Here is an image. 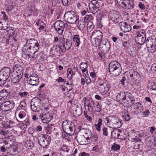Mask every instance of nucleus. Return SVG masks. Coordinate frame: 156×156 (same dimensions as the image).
I'll return each instance as SVG.
<instances>
[{
  "instance_id": "09e8293b",
  "label": "nucleus",
  "mask_w": 156,
  "mask_h": 156,
  "mask_svg": "<svg viewBox=\"0 0 156 156\" xmlns=\"http://www.w3.org/2000/svg\"><path fill=\"white\" fill-rule=\"evenodd\" d=\"M98 138L97 135L95 133L91 134V139L92 141L95 142L97 141Z\"/></svg>"
},
{
  "instance_id": "7c9ffc66",
  "label": "nucleus",
  "mask_w": 156,
  "mask_h": 156,
  "mask_svg": "<svg viewBox=\"0 0 156 156\" xmlns=\"http://www.w3.org/2000/svg\"><path fill=\"white\" fill-rule=\"evenodd\" d=\"M85 22L83 19L78 21L77 27L80 30H83L85 27Z\"/></svg>"
},
{
  "instance_id": "5701e85b",
  "label": "nucleus",
  "mask_w": 156,
  "mask_h": 156,
  "mask_svg": "<svg viewBox=\"0 0 156 156\" xmlns=\"http://www.w3.org/2000/svg\"><path fill=\"white\" fill-rule=\"evenodd\" d=\"M129 139L131 140L133 142L141 141V139L140 138H135V130H134L130 131L128 133Z\"/></svg>"
},
{
  "instance_id": "a878e982",
  "label": "nucleus",
  "mask_w": 156,
  "mask_h": 156,
  "mask_svg": "<svg viewBox=\"0 0 156 156\" xmlns=\"http://www.w3.org/2000/svg\"><path fill=\"white\" fill-rule=\"evenodd\" d=\"M135 40L138 44L142 45L145 41V38H144L141 34L138 33Z\"/></svg>"
},
{
  "instance_id": "423d86ee",
  "label": "nucleus",
  "mask_w": 156,
  "mask_h": 156,
  "mask_svg": "<svg viewBox=\"0 0 156 156\" xmlns=\"http://www.w3.org/2000/svg\"><path fill=\"white\" fill-rule=\"evenodd\" d=\"M105 122L107 126L111 127H112L117 128L121 126L119 118L117 116H109L105 119Z\"/></svg>"
},
{
  "instance_id": "6e6552de",
  "label": "nucleus",
  "mask_w": 156,
  "mask_h": 156,
  "mask_svg": "<svg viewBox=\"0 0 156 156\" xmlns=\"http://www.w3.org/2000/svg\"><path fill=\"white\" fill-rule=\"evenodd\" d=\"M38 143L41 147L48 148L51 141V137L47 134H43L38 137Z\"/></svg>"
},
{
  "instance_id": "2f4dec72",
  "label": "nucleus",
  "mask_w": 156,
  "mask_h": 156,
  "mask_svg": "<svg viewBox=\"0 0 156 156\" xmlns=\"http://www.w3.org/2000/svg\"><path fill=\"white\" fill-rule=\"evenodd\" d=\"M92 151L97 152L101 153L103 150L102 147L101 146L96 145L93 147Z\"/></svg>"
},
{
  "instance_id": "f3484780",
  "label": "nucleus",
  "mask_w": 156,
  "mask_h": 156,
  "mask_svg": "<svg viewBox=\"0 0 156 156\" xmlns=\"http://www.w3.org/2000/svg\"><path fill=\"white\" fill-rule=\"evenodd\" d=\"M109 18L115 23L119 22L121 20V18L119 15V12L116 11L110 12L109 13Z\"/></svg>"
},
{
  "instance_id": "052dcab7",
  "label": "nucleus",
  "mask_w": 156,
  "mask_h": 156,
  "mask_svg": "<svg viewBox=\"0 0 156 156\" xmlns=\"http://www.w3.org/2000/svg\"><path fill=\"white\" fill-rule=\"evenodd\" d=\"M46 114H45L43 115V114H42V115L41 114V115H40V118H41L42 120V121L44 123L45 122L44 121V120H45V118L46 117Z\"/></svg>"
},
{
  "instance_id": "393cba45",
  "label": "nucleus",
  "mask_w": 156,
  "mask_h": 156,
  "mask_svg": "<svg viewBox=\"0 0 156 156\" xmlns=\"http://www.w3.org/2000/svg\"><path fill=\"white\" fill-rule=\"evenodd\" d=\"M101 44H103L102 49L103 51L105 52L108 51L110 47V44L109 42L102 41Z\"/></svg>"
},
{
  "instance_id": "603ef678",
  "label": "nucleus",
  "mask_w": 156,
  "mask_h": 156,
  "mask_svg": "<svg viewBox=\"0 0 156 156\" xmlns=\"http://www.w3.org/2000/svg\"><path fill=\"white\" fill-rule=\"evenodd\" d=\"M25 116V114L24 113H23L21 112H20V113L19 114V117L20 119V120L17 119V121L18 120H21L22 121V119L24 118Z\"/></svg>"
},
{
  "instance_id": "0e129e2a",
  "label": "nucleus",
  "mask_w": 156,
  "mask_h": 156,
  "mask_svg": "<svg viewBox=\"0 0 156 156\" xmlns=\"http://www.w3.org/2000/svg\"><path fill=\"white\" fill-rule=\"evenodd\" d=\"M5 130L3 129H2L0 130V133L1 135H2L4 136H6L7 134V131L8 130L4 131Z\"/></svg>"
},
{
  "instance_id": "6ab92c4d",
  "label": "nucleus",
  "mask_w": 156,
  "mask_h": 156,
  "mask_svg": "<svg viewBox=\"0 0 156 156\" xmlns=\"http://www.w3.org/2000/svg\"><path fill=\"white\" fill-rule=\"evenodd\" d=\"M134 5V3L132 1L127 0L125 3L122 4L121 6L123 9L128 10L133 9Z\"/></svg>"
},
{
  "instance_id": "4d7b16f0",
  "label": "nucleus",
  "mask_w": 156,
  "mask_h": 156,
  "mask_svg": "<svg viewBox=\"0 0 156 156\" xmlns=\"http://www.w3.org/2000/svg\"><path fill=\"white\" fill-rule=\"evenodd\" d=\"M14 144L11 143L10 142H7L5 143V145L6 148L9 149L12 147Z\"/></svg>"
},
{
  "instance_id": "e433bc0d",
  "label": "nucleus",
  "mask_w": 156,
  "mask_h": 156,
  "mask_svg": "<svg viewBox=\"0 0 156 156\" xmlns=\"http://www.w3.org/2000/svg\"><path fill=\"white\" fill-rule=\"evenodd\" d=\"M8 96V93L6 90H2L0 92V97L3 98L5 100Z\"/></svg>"
},
{
  "instance_id": "338daca9",
  "label": "nucleus",
  "mask_w": 156,
  "mask_h": 156,
  "mask_svg": "<svg viewBox=\"0 0 156 156\" xmlns=\"http://www.w3.org/2000/svg\"><path fill=\"white\" fill-rule=\"evenodd\" d=\"M84 115L85 117L90 122H91L92 120V118L90 116H89L87 114V113L84 112Z\"/></svg>"
},
{
  "instance_id": "412c9836",
  "label": "nucleus",
  "mask_w": 156,
  "mask_h": 156,
  "mask_svg": "<svg viewBox=\"0 0 156 156\" xmlns=\"http://www.w3.org/2000/svg\"><path fill=\"white\" fill-rule=\"evenodd\" d=\"M23 76L21 73L19 74V73H14L12 76L11 78V81L13 83H18L20 79H21Z\"/></svg>"
},
{
  "instance_id": "13d9d810",
  "label": "nucleus",
  "mask_w": 156,
  "mask_h": 156,
  "mask_svg": "<svg viewBox=\"0 0 156 156\" xmlns=\"http://www.w3.org/2000/svg\"><path fill=\"white\" fill-rule=\"evenodd\" d=\"M28 94V93L27 92H20L18 93V94L21 97H26Z\"/></svg>"
},
{
  "instance_id": "79ce46f5",
  "label": "nucleus",
  "mask_w": 156,
  "mask_h": 156,
  "mask_svg": "<svg viewBox=\"0 0 156 156\" xmlns=\"http://www.w3.org/2000/svg\"><path fill=\"white\" fill-rule=\"evenodd\" d=\"M26 104L25 102L24 101H22L21 102L20 105L18 107L19 109H24L26 107Z\"/></svg>"
},
{
  "instance_id": "ddd939ff",
  "label": "nucleus",
  "mask_w": 156,
  "mask_h": 156,
  "mask_svg": "<svg viewBox=\"0 0 156 156\" xmlns=\"http://www.w3.org/2000/svg\"><path fill=\"white\" fill-rule=\"evenodd\" d=\"M14 103L12 101H5L1 104L0 108L1 110L4 112L9 111L14 107Z\"/></svg>"
},
{
  "instance_id": "a19ab883",
  "label": "nucleus",
  "mask_w": 156,
  "mask_h": 156,
  "mask_svg": "<svg viewBox=\"0 0 156 156\" xmlns=\"http://www.w3.org/2000/svg\"><path fill=\"white\" fill-rule=\"evenodd\" d=\"M36 24L37 26H40L39 27V29L40 30H42L44 29L45 25L44 22L42 21L38 22L36 23Z\"/></svg>"
},
{
  "instance_id": "4c0bfd02",
  "label": "nucleus",
  "mask_w": 156,
  "mask_h": 156,
  "mask_svg": "<svg viewBox=\"0 0 156 156\" xmlns=\"http://www.w3.org/2000/svg\"><path fill=\"white\" fill-rule=\"evenodd\" d=\"M94 26L91 22H89L87 24V29L88 31H91L94 28Z\"/></svg>"
},
{
  "instance_id": "69168bd1",
  "label": "nucleus",
  "mask_w": 156,
  "mask_h": 156,
  "mask_svg": "<svg viewBox=\"0 0 156 156\" xmlns=\"http://www.w3.org/2000/svg\"><path fill=\"white\" fill-rule=\"evenodd\" d=\"M2 128L4 129V130H5L7 129L10 126L9 125L6 124L5 122L2 123Z\"/></svg>"
},
{
  "instance_id": "7ed1b4c3",
  "label": "nucleus",
  "mask_w": 156,
  "mask_h": 156,
  "mask_svg": "<svg viewBox=\"0 0 156 156\" xmlns=\"http://www.w3.org/2000/svg\"><path fill=\"white\" fill-rule=\"evenodd\" d=\"M96 84L99 91L103 95H107L109 90L110 85L108 83L104 80H98L96 82Z\"/></svg>"
},
{
  "instance_id": "4468645a",
  "label": "nucleus",
  "mask_w": 156,
  "mask_h": 156,
  "mask_svg": "<svg viewBox=\"0 0 156 156\" xmlns=\"http://www.w3.org/2000/svg\"><path fill=\"white\" fill-rule=\"evenodd\" d=\"M83 130V133H84V137H82L81 138L79 139L80 141V140L81 139V141H80V142L81 143V144H86L85 138H86V139L87 140H89L90 138H91V134L92 133L91 130L88 128Z\"/></svg>"
},
{
  "instance_id": "bf43d9fd",
  "label": "nucleus",
  "mask_w": 156,
  "mask_h": 156,
  "mask_svg": "<svg viewBox=\"0 0 156 156\" xmlns=\"http://www.w3.org/2000/svg\"><path fill=\"white\" fill-rule=\"evenodd\" d=\"M150 112L149 111L148 109L146 110L145 111L143 112H142L143 115L145 117H147L148 116V115L150 114Z\"/></svg>"
},
{
  "instance_id": "f8f14e48",
  "label": "nucleus",
  "mask_w": 156,
  "mask_h": 156,
  "mask_svg": "<svg viewBox=\"0 0 156 156\" xmlns=\"http://www.w3.org/2000/svg\"><path fill=\"white\" fill-rule=\"evenodd\" d=\"M100 3L98 1L92 0L89 4V9L91 12L93 14L96 13L99 10Z\"/></svg>"
},
{
  "instance_id": "58836bf2",
  "label": "nucleus",
  "mask_w": 156,
  "mask_h": 156,
  "mask_svg": "<svg viewBox=\"0 0 156 156\" xmlns=\"http://www.w3.org/2000/svg\"><path fill=\"white\" fill-rule=\"evenodd\" d=\"M92 18L93 17L91 15H86L84 16L83 20H84V21H85V22L87 23L88 21L90 22V21L91 20Z\"/></svg>"
},
{
  "instance_id": "f704fd0d",
  "label": "nucleus",
  "mask_w": 156,
  "mask_h": 156,
  "mask_svg": "<svg viewBox=\"0 0 156 156\" xmlns=\"http://www.w3.org/2000/svg\"><path fill=\"white\" fill-rule=\"evenodd\" d=\"M15 8V5L9 3L6 9L8 12L10 11H13L14 12Z\"/></svg>"
},
{
  "instance_id": "a211bd4d",
  "label": "nucleus",
  "mask_w": 156,
  "mask_h": 156,
  "mask_svg": "<svg viewBox=\"0 0 156 156\" xmlns=\"http://www.w3.org/2000/svg\"><path fill=\"white\" fill-rule=\"evenodd\" d=\"M132 108L134 110V113L135 115H137L141 112L144 109V107L142 104L140 102L135 103L133 106Z\"/></svg>"
},
{
  "instance_id": "2eb2a0df",
  "label": "nucleus",
  "mask_w": 156,
  "mask_h": 156,
  "mask_svg": "<svg viewBox=\"0 0 156 156\" xmlns=\"http://www.w3.org/2000/svg\"><path fill=\"white\" fill-rule=\"evenodd\" d=\"M114 95L116 97V99L119 102H122L125 100L126 95L129 94L128 93L126 92V94L124 92H120L118 90H115L114 91Z\"/></svg>"
},
{
  "instance_id": "a18cd8bd",
  "label": "nucleus",
  "mask_w": 156,
  "mask_h": 156,
  "mask_svg": "<svg viewBox=\"0 0 156 156\" xmlns=\"http://www.w3.org/2000/svg\"><path fill=\"white\" fill-rule=\"evenodd\" d=\"M123 119L126 121H127L130 119V115L127 114H125L122 116Z\"/></svg>"
},
{
  "instance_id": "cd10ccee",
  "label": "nucleus",
  "mask_w": 156,
  "mask_h": 156,
  "mask_svg": "<svg viewBox=\"0 0 156 156\" xmlns=\"http://www.w3.org/2000/svg\"><path fill=\"white\" fill-rule=\"evenodd\" d=\"M80 68L82 70V74L86 73H88L87 64L84 62H81L80 65Z\"/></svg>"
},
{
  "instance_id": "774afa93",
  "label": "nucleus",
  "mask_w": 156,
  "mask_h": 156,
  "mask_svg": "<svg viewBox=\"0 0 156 156\" xmlns=\"http://www.w3.org/2000/svg\"><path fill=\"white\" fill-rule=\"evenodd\" d=\"M156 130V128L154 127V126H151L150 127V129L149 131L150 132L151 134H153L154 133V132L155 133L156 132L155 131Z\"/></svg>"
},
{
  "instance_id": "bb28decb",
  "label": "nucleus",
  "mask_w": 156,
  "mask_h": 156,
  "mask_svg": "<svg viewBox=\"0 0 156 156\" xmlns=\"http://www.w3.org/2000/svg\"><path fill=\"white\" fill-rule=\"evenodd\" d=\"M73 43L75 44L76 47H79L80 43V37L78 34L74 35L73 37Z\"/></svg>"
},
{
  "instance_id": "c9c22d12",
  "label": "nucleus",
  "mask_w": 156,
  "mask_h": 156,
  "mask_svg": "<svg viewBox=\"0 0 156 156\" xmlns=\"http://www.w3.org/2000/svg\"><path fill=\"white\" fill-rule=\"evenodd\" d=\"M120 148L119 145L114 143L111 147V150L114 151H117L119 150Z\"/></svg>"
},
{
  "instance_id": "20e7f679",
  "label": "nucleus",
  "mask_w": 156,
  "mask_h": 156,
  "mask_svg": "<svg viewBox=\"0 0 156 156\" xmlns=\"http://www.w3.org/2000/svg\"><path fill=\"white\" fill-rule=\"evenodd\" d=\"M109 72L114 76H118L121 73L122 68L120 64L118 62L112 61L109 65Z\"/></svg>"
},
{
  "instance_id": "72a5a7b5",
  "label": "nucleus",
  "mask_w": 156,
  "mask_h": 156,
  "mask_svg": "<svg viewBox=\"0 0 156 156\" xmlns=\"http://www.w3.org/2000/svg\"><path fill=\"white\" fill-rule=\"evenodd\" d=\"M25 146L28 149H31L34 146L33 142L30 140H27L25 142Z\"/></svg>"
},
{
  "instance_id": "473e14b6",
  "label": "nucleus",
  "mask_w": 156,
  "mask_h": 156,
  "mask_svg": "<svg viewBox=\"0 0 156 156\" xmlns=\"http://www.w3.org/2000/svg\"><path fill=\"white\" fill-rule=\"evenodd\" d=\"M5 139L7 142H10L11 143H12L13 144H14L16 141L15 136L12 135L7 137Z\"/></svg>"
},
{
  "instance_id": "c03bdc74",
  "label": "nucleus",
  "mask_w": 156,
  "mask_h": 156,
  "mask_svg": "<svg viewBox=\"0 0 156 156\" xmlns=\"http://www.w3.org/2000/svg\"><path fill=\"white\" fill-rule=\"evenodd\" d=\"M112 136H113L115 138H118L120 136L119 131H114L112 133Z\"/></svg>"
},
{
  "instance_id": "3c124183",
  "label": "nucleus",
  "mask_w": 156,
  "mask_h": 156,
  "mask_svg": "<svg viewBox=\"0 0 156 156\" xmlns=\"http://www.w3.org/2000/svg\"><path fill=\"white\" fill-rule=\"evenodd\" d=\"M90 76L92 77V81H93V82H95V77L96 76L95 72H91L90 73Z\"/></svg>"
},
{
  "instance_id": "49530a36",
  "label": "nucleus",
  "mask_w": 156,
  "mask_h": 156,
  "mask_svg": "<svg viewBox=\"0 0 156 156\" xmlns=\"http://www.w3.org/2000/svg\"><path fill=\"white\" fill-rule=\"evenodd\" d=\"M62 2L65 6H67L69 5L71 3V0H61Z\"/></svg>"
},
{
  "instance_id": "39448f33",
  "label": "nucleus",
  "mask_w": 156,
  "mask_h": 156,
  "mask_svg": "<svg viewBox=\"0 0 156 156\" xmlns=\"http://www.w3.org/2000/svg\"><path fill=\"white\" fill-rule=\"evenodd\" d=\"M62 127L64 131L67 135L72 136L75 133V128L74 124L72 122L65 120L62 122Z\"/></svg>"
},
{
  "instance_id": "de8ad7c7",
  "label": "nucleus",
  "mask_w": 156,
  "mask_h": 156,
  "mask_svg": "<svg viewBox=\"0 0 156 156\" xmlns=\"http://www.w3.org/2000/svg\"><path fill=\"white\" fill-rule=\"evenodd\" d=\"M82 113V110L80 108L76 109L74 113L77 116H78L81 114Z\"/></svg>"
},
{
  "instance_id": "ea45409f",
  "label": "nucleus",
  "mask_w": 156,
  "mask_h": 156,
  "mask_svg": "<svg viewBox=\"0 0 156 156\" xmlns=\"http://www.w3.org/2000/svg\"><path fill=\"white\" fill-rule=\"evenodd\" d=\"M67 76L69 79H71L72 78L73 74V71L72 69L70 68H69L67 70Z\"/></svg>"
},
{
  "instance_id": "0eeeda50",
  "label": "nucleus",
  "mask_w": 156,
  "mask_h": 156,
  "mask_svg": "<svg viewBox=\"0 0 156 156\" xmlns=\"http://www.w3.org/2000/svg\"><path fill=\"white\" fill-rule=\"evenodd\" d=\"M64 18L65 21L70 24H75L78 20L76 13L72 11L66 12L64 15Z\"/></svg>"
},
{
  "instance_id": "9b49d317",
  "label": "nucleus",
  "mask_w": 156,
  "mask_h": 156,
  "mask_svg": "<svg viewBox=\"0 0 156 156\" xmlns=\"http://www.w3.org/2000/svg\"><path fill=\"white\" fill-rule=\"evenodd\" d=\"M68 24H65L64 22L61 20H58L54 23V27L56 30L60 35L62 34L64 27Z\"/></svg>"
},
{
  "instance_id": "f03ea898",
  "label": "nucleus",
  "mask_w": 156,
  "mask_h": 156,
  "mask_svg": "<svg viewBox=\"0 0 156 156\" xmlns=\"http://www.w3.org/2000/svg\"><path fill=\"white\" fill-rule=\"evenodd\" d=\"M83 100L85 101L84 105L85 109L90 112H99L101 111L100 105L97 102H94L90 98H87L84 97Z\"/></svg>"
},
{
  "instance_id": "b1692460",
  "label": "nucleus",
  "mask_w": 156,
  "mask_h": 156,
  "mask_svg": "<svg viewBox=\"0 0 156 156\" xmlns=\"http://www.w3.org/2000/svg\"><path fill=\"white\" fill-rule=\"evenodd\" d=\"M18 122H21V123H19L18 125L21 128H26L30 125V122L28 119H25L24 121L18 120Z\"/></svg>"
},
{
  "instance_id": "aec40b11",
  "label": "nucleus",
  "mask_w": 156,
  "mask_h": 156,
  "mask_svg": "<svg viewBox=\"0 0 156 156\" xmlns=\"http://www.w3.org/2000/svg\"><path fill=\"white\" fill-rule=\"evenodd\" d=\"M120 23H121V29L124 32H127L131 30V27L126 23L120 22Z\"/></svg>"
},
{
  "instance_id": "864d4df0",
  "label": "nucleus",
  "mask_w": 156,
  "mask_h": 156,
  "mask_svg": "<svg viewBox=\"0 0 156 156\" xmlns=\"http://www.w3.org/2000/svg\"><path fill=\"white\" fill-rule=\"evenodd\" d=\"M7 32H8V34H9V37H12L14 34L15 31L14 30L11 29L9 30H7Z\"/></svg>"
},
{
  "instance_id": "8fccbe9b",
  "label": "nucleus",
  "mask_w": 156,
  "mask_h": 156,
  "mask_svg": "<svg viewBox=\"0 0 156 156\" xmlns=\"http://www.w3.org/2000/svg\"><path fill=\"white\" fill-rule=\"evenodd\" d=\"M149 85L151 87L152 90H156V83L151 82L149 83Z\"/></svg>"
},
{
  "instance_id": "f257e3e1",
  "label": "nucleus",
  "mask_w": 156,
  "mask_h": 156,
  "mask_svg": "<svg viewBox=\"0 0 156 156\" xmlns=\"http://www.w3.org/2000/svg\"><path fill=\"white\" fill-rule=\"evenodd\" d=\"M39 49L37 41L34 39L27 40L22 48L23 53L28 56V58L34 59V54Z\"/></svg>"
},
{
  "instance_id": "dca6fc26",
  "label": "nucleus",
  "mask_w": 156,
  "mask_h": 156,
  "mask_svg": "<svg viewBox=\"0 0 156 156\" xmlns=\"http://www.w3.org/2000/svg\"><path fill=\"white\" fill-rule=\"evenodd\" d=\"M39 79L38 76L34 74H33L29 76L27 79V82L28 84L32 86L37 85L39 83Z\"/></svg>"
},
{
  "instance_id": "5fc2aeb1",
  "label": "nucleus",
  "mask_w": 156,
  "mask_h": 156,
  "mask_svg": "<svg viewBox=\"0 0 156 156\" xmlns=\"http://www.w3.org/2000/svg\"><path fill=\"white\" fill-rule=\"evenodd\" d=\"M99 57L101 60L104 59L105 58V55L104 53L102 52H100L98 53Z\"/></svg>"
},
{
  "instance_id": "4be33fe9",
  "label": "nucleus",
  "mask_w": 156,
  "mask_h": 156,
  "mask_svg": "<svg viewBox=\"0 0 156 156\" xmlns=\"http://www.w3.org/2000/svg\"><path fill=\"white\" fill-rule=\"evenodd\" d=\"M129 94L128 95V97L129 98H127V105L126 106L128 108L132 106H133L135 103V99L132 98H131V94L129 93Z\"/></svg>"
},
{
  "instance_id": "680f3d73",
  "label": "nucleus",
  "mask_w": 156,
  "mask_h": 156,
  "mask_svg": "<svg viewBox=\"0 0 156 156\" xmlns=\"http://www.w3.org/2000/svg\"><path fill=\"white\" fill-rule=\"evenodd\" d=\"M139 131H136L135 130V138H139V137H141L142 136V135L141 134H139Z\"/></svg>"
},
{
  "instance_id": "37998d69",
  "label": "nucleus",
  "mask_w": 156,
  "mask_h": 156,
  "mask_svg": "<svg viewBox=\"0 0 156 156\" xmlns=\"http://www.w3.org/2000/svg\"><path fill=\"white\" fill-rule=\"evenodd\" d=\"M95 33L97 35L98 37L99 36H103L102 33V32H101V31H100V30H94L92 33V36H94V34Z\"/></svg>"
},
{
  "instance_id": "6e6d98bb",
  "label": "nucleus",
  "mask_w": 156,
  "mask_h": 156,
  "mask_svg": "<svg viewBox=\"0 0 156 156\" xmlns=\"http://www.w3.org/2000/svg\"><path fill=\"white\" fill-rule=\"evenodd\" d=\"M103 134L104 136H107L108 135V128L104 127L102 129Z\"/></svg>"
},
{
  "instance_id": "c85d7f7f",
  "label": "nucleus",
  "mask_w": 156,
  "mask_h": 156,
  "mask_svg": "<svg viewBox=\"0 0 156 156\" xmlns=\"http://www.w3.org/2000/svg\"><path fill=\"white\" fill-rule=\"evenodd\" d=\"M62 42H63V45L67 50H69L71 48L72 43L70 41H67V39L64 38L62 40Z\"/></svg>"
},
{
  "instance_id": "e2e57ef3",
  "label": "nucleus",
  "mask_w": 156,
  "mask_h": 156,
  "mask_svg": "<svg viewBox=\"0 0 156 156\" xmlns=\"http://www.w3.org/2000/svg\"><path fill=\"white\" fill-rule=\"evenodd\" d=\"M139 131H136L135 130V138H139V137H141L142 136V135L141 134H139Z\"/></svg>"
},
{
  "instance_id": "1a4fd4ad",
  "label": "nucleus",
  "mask_w": 156,
  "mask_h": 156,
  "mask_svg": "<svg viewBox=\"0 0 156 156\" xmlns=\"http://www.w3.org/2000/svg\"><path fill=\"white\" fill-rule=\"evenodd\" d=\"M11 71L8 67H4L0 71V86L4 85L9 77Z\"/></svg>"
},
{
  "instance_id": "c756f323",
  "label": "nucleus",
  "mask_w": 156,
  "mask_h": 156,
  "mask_svg": "<svg viewBox=\"0 0 156 156\" xmlns=\"http://www.w3.org/2000/svg\"><path fill=\"white\" fill-rule=\"evenodd\" d=\"M13 68L16 70V73L20 74L21 73V74H22V75L23 76V68L20 65H16L13 66Z\"/></svg>"
},
{
  "instance_id": "9d476101",
  "label": "nucleus",
  "mask_w": 156,
  "mask_h": 156,
  "mask_svg": "<svg viewBox=\"0 0 156 156\" xmlns=\"http://www.w3.org/2000/svg\"><path fill=\"white\" fill-rule=\"evenodd\" d=\"M41 100L37 97L33 98L30 103L31 108L34 112L39 111L41 105Z\"/></svg>"
}]
</instances>
